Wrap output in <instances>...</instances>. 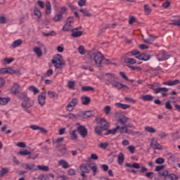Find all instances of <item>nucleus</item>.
<instances>
[{"label": "nucleus", "instance_id": "nucleus-14", "mask_svg": "<svg viewBox=\"0 0 180 180\" xmlns=\"http://www.w3.org/2000/svg\"><path fill=\"white\" fill-rule=\"evenodd\" d=\"M150 146L152 147V148H154V150H162V146H161L160 143H158V142L157 141V140L153 139L151 140V143H150Z\"/></svg>", "mask_w": 180, "mask_h": 180}, {"label": "nucleus", "instance_id": "nucleus-31", "mask_svg": "<svg viewBox=\"0 0 180 180\" xmlns=\"http://www.w3.org/2000/svg\"><path fill=\"white\" fill-rule=\"evenodd\" d=\"M109 147V143L108 142H101L98 143V148H101L102 150H106Z\"/></svg>", "mask_w": 180, "mask_h": 180}, {"label": "nucleus", "instance_id": "nucleus-18", "mask_svg": "<svg viewBox=\"0 0 180 180\" xmlns=\"http://www.w3.org/2000/svg\"><path fill=\"white\" fill-rule=\"evenodd\" d=\"M178 84H179V79H175L165 82L164 85H167V86H174L175 85H178Z\"/></svg>", "mask_w": 180, "mask_h": 180}, {"label": "nucleus", "instance_id": "nucleus-3", "mask_svg": "<svg viewBox=\"0 0 180 180\" xmlns=\"http://www.w3.org/2000/svg\"><path fill=\"white\" fill-rule=\"evenodd\" d=\"M20 91H22V87H20V85L17 83H14L12 87L11 88V93L13 94V95H18V98L19 99H23L26 96V93H20Z\"/></svg>", "mask_w": 180, "mask_h": 180}, {"label": "nucleus", "instance_id": "nucleus-51", "mask_svg": "<svg viewBox=\"0 0 180 180\" xmlns=\"http://www.w3.org/2000/svg\"><path fill=\"white\" fill-rule=\"evenodd\" d=\"M110 110H112V108H110V105H107L104 108V113L108 116L109 113H110Z\"/></svg>", "mask_w": 180, "mask_h": 180}, {"label": "nucleus", "instance_id": "nucleus-25", "mask_svg": "<svg viewBox=\"0 0 180 180\" xmlns=\"http://www.w3.org/2000/svg\"><path fill=\"white\" fill-rule=\"evenodd\" d=\"M51 75H53V69H49L46 71V73L45 75H44L43 76H41V81H44V79H46V78H49V77H50Z\"/></svg>", "mask_w": 180, "mask_h": 180}, {"label": "nucleus", "instance_id": "nucleus-36", "mask_svg": "<svg viewBox=\"0 0 180 180\" xmlns=\"http://www.w3.org/2000/svg\"><path fill=\"white\" fill-rule=\"evenodd\" d=\"M128 120H129V118H127V117L122 116L119 118L118 122H120L121 124H126Z\"/></svg>", "mask_w": 180, "mask_h": 180}, {"label": "nucleus", "instance_id": "nucleus-27", "mask_svg": "<svg viewBox=\"0 0 180 180\" xmlns=\"http://www.w3.org/2000/svg\"><path fill=\"white\" fill-rule=\"evenodd\" d=\"M115 106L117 108H120L121 109H123L124 110H126V109L130 108V105L128 104H122L121 103H116Z\"/></svg>", "mask_w": 180, "mask_h": 180}, {"label": "nucleus", "instance_id": "nucleus-62", "mask_svg": "<svg viewBox=\"0 0 180 180\" xmlns=\"http://www.w3.org/2000/svg\"><path fill=\"white\" fill-rule=\"evenodd\" d=\"M165 108L166 109H168V110H171V109H172V105L169 101L165 103Z\"/></svg>", "mask_w": 180, "mask_h": 180}, {"label": "nucleus", "instance_id": "nucleus-38", "mask_svg": "<svg viewBox=\"0 0 180 180\" xmlns=\"http://www.w3.org/2000/svg\"><path fill=\"white\" fill-rule=\"evenodd\" d=\"M82 91L88 92V91H95V89L91 86H84L82 87Z\"/></svg>", "mask_w": 180, "mask_h": 180}, {"label": "nucleus", "instance_id": "nucleus-24", "mask_svg": "<svg viewBox=\"0 0 180 180\" xmlns=\"http://www.w3.org/2000/svg\"><path fill=\"white\" fill-rule=\"evenodd\" d=\"M77 129H74L72 131H70V136L71 140L75 141L78 139V135H77Z\"/></svg>", "mask_w": 180, "mask_h": 180}, {"label": "nucleus", "instance_id": "nucleus-17", "mask_svg": "<svg viewBox=\"0 0 180 180\" xmlns=\"http://www.w3.org/2000/svg\"><path fill=\"white\" fill-rule=\"evenodd\" d=\"M88 165L90 169L93 171V175L95 176V175H96V172H98V166H96V163L92 162L89 163Z\"/></svg>", "mask_w": 180, "mask_h": 180}, {"label": "nucleus", "instance_id": "nucleus-44", "mask_svg": "<svg viewBox=\"0 0 180 180\" xmlns=\"http://www.w3.org/2000/svg\"><path fill=\"white\" fill-rule=\"evenodd\" d=\"M65 117H68V119H72V120H76L77 115L75 114L69 113L65 115Z\"/></svg>", "mask_w": 180, "mask_h": 180}, {"label": "nucleus", "instance_id": "nucleus-11", "mask_svg": "<svg viewBox=\"0 0 180 180\" xmlns=\"http://www.w3.org/2000/svg\"><path fill=\"white\" fill-rule=\"evenodd\" d=\"M135 58H137V60H140L141 61H148V60L151 58V56H150V54L143 53L135 56Z\"/></svg>", "mask_w": 180, "mask_h": 180}, {"label": "nucleus", "instance_id": "nucleus-1", "mask_svg": "<svg viewBox=\"0 0 180 180\" xmlns=\"http://www.w3.org/2000/svg\"><path fill=\"white\" fill-rule=\"evenodd\" d=\"M109 78L107 79L111 85H112L113 88H117V89H129V87L127 85H124L119 82L115 81L116 79V75H112V74H108Z\"/></svg>", "mask_w": 180, "mask_h": 180}, {"label": "nucleus", "instance_id": "nucleus-55", "mask_svg": "<svg viewBox=\"0 0 180 180\" xmlns=\"http://www.w3.org/2000/svg\"><path fill=\"white\" fill-rule=\"evenodd\" d=\"M6 22H8V20L6 19V17H5L4 15H2L0 17V23L1 25H5V23H6Z\"/></svg>", "mask_w": 180, "mask_h": 180}, {"label": "nucleus", "instance_id": "nucleus-15", "mask_svg": "<svg viewBox=\"0 0 180 180\" xmlns=\"http://www.w3.org/2000/svg\"><path fill=\"white\" fill-rule=\"evenodd\" d=\"M38 102L41 106H44L46 103V92H42L41 94L39 95Z\"/></svg>", "mask_w": 180, "mask_h": 180}, {"label": "nucleus", "instance_id": "nucleus-8", "mask_svg": "<svg viewBox=\"0 0 180 180\" xmlns=\"http://www.w3.org/2000/svg\"><path fill=\"white\" fill-rule=\"evenodd\" d=\"M156 57L158 61H165L169 58V55L165 51H160Z\"/></svg>", "mask_w": 180, "mask_h": 180}, {"label": "nucleus", "instance_id": "nucleus-53", "mask_svg": "<svg viewBox=\"0 0 180 180\" xmlns=\"http://www.w3.org/2000/svg\"><path fill=\"white\" fill-rule=\"evenodd\" d=\"M148 86H149L150 89H153L155 94V89H158L157 86H158V83H155L153 84H148Z\"/></svg>", "mask_w": 180, "mask_h": 180}, {"label": "nucleus", "instance_id": "nucleus-61", "mask_svg": "<svg viewBox=\"0 0 180 180\" xmlns=\"http://www.w3.org/2000/svg\"><path fill=\"white\" fill-rule=\"evenodd\" d=\"M169 176L170 178V180H177V179H179L178 176H176V174H169Z\"/></svg>", "mask_w": 180, "mask_h": 180}, {"label": "nucleus", "instance_id": "nucleus-16", "mask_svg": "<svg viewBox=\"0 0 180 180\" xmlns=\"http://www.w3.org/2000/svg\"><path fill=\"white\" fill-rule=\"evenodd\" d=\"M22 167L24 168V169H30V171H37V169L36 165H30L29 164L23 163Z\"/></svg>", "mask_w": 180, "mask_h": 180}, {"label": "nucleus", "instance_id": "nucleus-57", "mask_svg": "<svg viewBox=\"0 0 180 180\" xmlns=\"http://www.w3.org/2000/svg\"><path fill=\"white\" fill-rule=\"evenodd\" d=\"M154 172H146L145 174V176H146V178H149L150 179H153V178H154Z\"/></svg>", "mask_w": 180, "mask_h": 180}, {"label": "nucleus", "instance_id": "nucleus-22", "mask_svg": "<svg viewBox=\"0 0 180 180\" xmlns=\"http://www.w3.org/2000/svg\"><path fill=\"white\" fill-rule=\"evenodd\" d=\"M81 101L82 105H89V103H91V98L86 96H82L81 98Z\"/></svg>", "mask_w": 180, "mask_h": 180}, {"label": "nucleus", "instance_id": "nucleus-48", "mask_svg": "<svg viewBox=\"0 0 180 180\" xmlns=\"http://www.w3.org/2000/svg\"><path fill=\"white\" fill-rule=\"evenodd\" d=\"M13 61H15V58H5L4 59V64H11V63H12Z\"/></svg>", "mask_w": 180, "mask_h": 180}, {"label": "nucleus", "instance_id": "nucleus-40", "mask_svg": "<svg viewBox=\"0 0 180 180\" xmlns=\"http://www.w3.org/2000/svg\"><path fill=\"white\" fill-rule=\"evenodd\" d=\"M63 19V14L62 13H58V14L55 15L53 17L54 22H58L59 20H61Z\"/></svg>", "mask_w": 180, "mask_h": 180}, {"label": "nucleus", "instance_id": "nucleus-30", "mask_svg": "<svg viewBox=\"0 0 180 180\" xmlns=\"http://www.w3.org/2000/svg\"><path fill=\"white\" fill-rule=\"evenodd\" d=\"M33 51L37 55V57H41V56H43V51H41L39 47H34Z\"/></svg>", "mask_w": 180, "mask_h": 180}, {"label": "nucleus", "instance_id": "nucleus-43", "mask_svg": "<svg viewBox=\"0 0 180 180\" xmlns=\"http://www.w3.org/2000/svg\"><path fill=\"white\" fill-rule=\"evenodd\" d=\"M102 130H103V129H102L101 126H97L95 127V131L98 136L102 135Z\"/></svg>", "mask_w": 180, "mask_h": 180}, {"label": "nucleus", "instance_id": "nucleus-35", "mask_svg": "<svg viewBox=\"0 0 180 180\" xmlns=\"http://www.w3.org/2000/svg\"><path fill=\"white\" fill-rule=\"evenodd\" d=\"M36 167H37V168L38 169H39V171H44V172H49V171H50V168H49L48 166L38 165V166H36Z\"/></svg>", "mask_w": 180, "mask_h": 180}, {"label": "nucleus", "instance_id": "nucleus-10", "mask_svg": "<svg viewBox=\"0 0 180 180\" xmlns=\"http://www.w3.org/2000/svg\"><path fill=\"white\" fill-rule=\"evenodd\" d=\"M167 92H168V88L167 87H158L157 89H155V94H162L163 98L168 96Z\"/></svg>", "mask_w": 180, "mask_h": 180}, {"label": "nucleus", "instance_id": "nucleus-33", "mask_svg": "<svg viewBox=\"0 0 180 180\" xmlns=\"http://www.w3.org/2000/svg\"><path fill=\"white\" fill-rule=\"evenodd\" d=\"M82 34H83L82 31H77V30H72V37H81V35Z\"/></svg>", "mask_w": 180, "mask_h": 180}, {"label": "nucleus", "instance_id": "nucleus-54", "mask_svg": "<svg viewBox=\"0 0 180 180\" xmlns=\"http://www.w3.org/2000/svg\"><path fill=\"white\" fill-rule=\"evenodd\" d=\"M160 176H164L165 178H167V176H169L168 170H164L162 172L159 173Z\"/></svg>", "mask_w": 180, "mask_h": 180}, {"label": "nucleus", "instance_id": "nucleus-59", "mask_svg": "<svg viewBox=\"0 0 180 180\" xmlns=\"http://www.w3.org/2000/svg\"><path fill=\"white\" fill-rule=\"evenodd\" d=\"M78 51L79 54H85V49L84 48V46H79Z\"/></svg>", "mask_w": 180, "mask_h": 180}, {"label": "nucleus", "instance_id": "nucleus-47", "mask_svg": "<svg viewBox=\"0 0 180 180\" xmlns=\"http://www.w3.org/2000/svg\"><path fill=\"white\" fill-rule=\"evenodd\" d=\"M68 87L69 89H74V88H75V82L69 81L68 82Z\"/></svg>", "mask_w": 180, "mask_h": 180}, {"label": "nucleus", "instance_id": "nucleus-32", "mask_svg": "<svg viewBox=\"0 0 180 180\" xmlns=\"http://www.w3.org/2000/svg\"><path fill=\"white\" fill-rule=\"evenodd\" d=\"M46 15H50V13H51V4L50 1L46 2Z\"/></svg>", "mask_w": 180, "mask_h": 180}, {"label": "nucleus", "instance_id": "nucleus-39", "mask_svg": "<svg viewBox=\"0 0 180 180\" xmlns=\"http://www.w3.org/2000/svg\"><path fill=\"white\" fill-rule=\"evenodd\" d=\"M129 57H131V56H135L137 57V56H140V51H139L136 49L133 50L132 51L128 53Z\"/></svg>", "mask_w": 180, "mask_h": 180}, {"label": "nucleus", "instance_id": "nucleus-12", "mask_svg": "<svg viewBox=\"0 0 180 180\" xmlns=\"http://www.w3.org/2000/svg\"><path fill=\"white\" fill-rule=\"evenodd\" d=\"M78 103V99L77 98H72V100L67 105V110L71 112L72 110H74V108L77 105Z\"/></svg>", "mask_w": 180, "mask_h": 180}, {"label": "nucleus", "instance_id": "nucleus-2", "mask_svg": "<svg viewBox=\"0 0 180 180\" xmlns=\"http://www.w3.org/2000/svg\"><path fill=\"white\" fill-rule=\"evenodd\" d=\"M109 78L107 79L111 85H112L113 88H117V89H129V87L127 85H124L119 82L115 81L116 79V75H112V74H108Z\"/></svg>", "mask_w": 180, "mask_h": 180}, {"label": "nucleus", "instance_id": "nucleus-7", "mask_svg": "<svg viewBox=\"0 0 180 180\" xmlns=\"http://www.w3.org/2000/svg\"><path fill=\"white\" fill-rule=\"evenodd\" d=\"M124 63H126V64H127V67L133 71H136V70L141 71V68L139 66H132L134 64H137V60L136 59L133 58H125Z\"/></svg>", "mask_w": 180, "mask_h": 180}, {"label": "nucleus", "instance_id": "nucleus-42", "mask_svg": "<svg viewBox=\"0 0 180 180\" xmlns=\"http://www.w3.org/2000/svg\"><path fill=\"white\" fill-rule=\"evenodd\" d=\"M145 130L148 133H155L157 131L153 127H145Z\"/></svg>", "mask_w": 180, "mask_h": 180}, {"label": "nucleus", "instance_id": "nucleus-63", "mask_svg": "<svg viewBox=\"0 0 180 180\" xmlns=\"http://www.w3.org/2000/svg\"><path fill=\"white\" fill-rule=\"evenodd\" d=\"M171 25H173L174 26H180V19L173 20Z\"/></svg>", "mask_w": 180, "mask_h": 180}, {"label": "nucleus", "instance_id": "nucleus-6", "mask_svg": "<svg viewBox=\"0 0 180 180\" xmlns=\"http://www.w3.org/2000/svg\"><path fill=\"white\" fill-rule=\"evenodd\" d=\"M53 65L55 66L56 70H61V67L64 65V60L63 56L60 54L55 55L51 60Z\"/></svg>", "mask_w": 180, "mask_h": 180}, {"label": "nucleus", "instance_id": "nucleus-34", "mask_svg": "<svg viewBox=\"0 0 180 180\" xmlns=\"http://www.w3.org/2000/svg\"><path fill=\"white\" fill-rule=\"evenodd\" d=\"M80 171L84 173L89 174V169H88V167L85 164H82L80 166Z\"/></svg>", "mask_w": 180, "mask_h": 180}, {"label": "nucleus", "instance_id": "nucleus-58", "mask_svg": "<svg viewBox=\"0 0 180 180\" xmlns=\"http://www.w3.org/2000/svg\"><path fill=\"white\" fill-rule=\"evenodd\" d=\"M16 72H18L12 68H7V74H16Z\"/></svg>", "mask_w": 180, "mask_h": 180}, {"label": "nucleus", "instance_id": "nucleus-56", "mask_svg": "<svg viewBox=\"0 0 180 180\" xmlns=\"http://www.w3.org/2000/svg\"><path fill=\"white\" fill-rule=\"evenodd\" d=\"M62 30H63V32H68V31L71 30V25H69L68 24H65V25L63 26Z\"/></svg>", "mask_w": 180, "mask_h": 180}, {"label": "nucleus", "instance_id": "nucleus-41", "mask_svg": "<svg viewBox=\"0 0 180 180\" xmlns=\"http://www.w3.org/2000/svg\"><path fill=\"white\" fill-rule=\"evenodd\" d=\"M18 154H20V155H30V154H32V153L30 151L27 150V149H24V150L18 152Z\"/></svg>", "mask_w": 180, "mask_h": 180}, {"label": "nucleus", "instance_id": "nucleus-64", "mask_svg": "<svg viewBox=\"0 0 180 180\" xmlns=\"http://www.w3.org/2000/svg\"><path fill=\"white\" fill-rule=\"evenodd\" d=\"M156 164H164V158H158L155 160Z\"/></svg>", "mask_w": 180, "mask_h": 180}, {"label": "nucleus", "instance_id": "nucleus-49", "mask_svg": "<svg viewBox=\"0 0 180 180\" xmlns=\"http://www.w3.org/2000/svg\"><path fill=\"white\" fill-rule=\"evenodd\" d=\"M30 91L32 92H34V94L36 95V94H39V89L36 88L35 86H31L29 87Z\"/></svg>", "mask_w": 180, "mask_h": 180}, {"label": "nucleus", "instance_id": "nucleus-23", "mask_svg": "<svg viewBox=\"0 0 180 180\" xmlns=\"http://www.w3.org/2000/svg\"><path fill=\"white\" fill-rule=\"evenodd\" d=\"M58 165H61V167L64 169H67L68 168H70V165H68V162H66V160H60L58 162Z\"/></svg>", "mask_w": 180, "mask_h": 180}, {"label": "nucleus", "instance_id": "nucleus-20", "mask_svg": "<svg viewBox=\"0 0 180 180\" xmlns=\"http://www.w3.org/2000/svg\"><path fill=\"white\" fill-rule=\"evenodd\" d=\"M119 129H120V126H117L115 128L108 129L105 134V136H109V134H116Z\"/></svg>", "mask_w": 180, "mask_h": 180}, {"label": "nucleus", "instance_id": "nucleus-45", "mask_svg": "<svg viewBox=\"0 0 180 180\" xmlns=\"http://www.w3.org/2000/svg\"><path fill=\"white\" fill-rule=\"evenodd\" d=\"M79 12H82L84 16H88L89 18H90V16H92V15L90 14L89 11L84 8L79 9Z\"/></svg>", "mask_w": 180, "mask_h": 180}, {"label": "nucleus", "instance_id": "nucleus-52", "mask_svg": "<svg viewBox=\"0 0 180 180\" xmlns=\"http://www.w3.org/2000/svg\"><path fill=\"white\" fill-rule=\"evenodd\" d=\"M118 130H120V133H121V134L127 133V131H128V129H127V126H124L122 127H120V129Z\"/></svg>", "mask_w": 180, "mask_h": 180}, {"label": "nucleus", "instance_id": "nucleus-26", "mask_svg": "<svg viewBox=\"0 0 180 180\" xmlns=\"http://www.w3.org/2000/svg\"><path fill=\"white\" fill-rule=\"evenodd\" d=\"M48 96L51 99H58V94H57L54 91H48Z\"/></svg>", "mask_w": 180, "mask_h": 180}, {"label": "nucleus", "instance_id": "nucleus-50", "mask_svg": "<svg viewBox=\"0 0 180 180\" xmlns=\"http://www.w3.org/2000/svg\"><path fill=\"white\" fill-rule=\"evenodd\" d=\"M144 9L146 15H150V13H151V8H150L148 5L146 4L144 6Z\"/></svg>", "mask_w": 180, "mask_h": 180}, {"label": "nucleus", "instance_id": "nucleus-9", "mask_svg": "<svg viewBox=\"0 0 180 180\" xmlns=\"http://www.w3.org/2000/svg\"><path fill=\"white\" fill-rule=\"evenodd\" d=\"M77 131L79 134H80L82 139H85L86 136H88V129L85 128V127L80 125L77 127Z\"/></svg>", "mask_w": 180, "mask_h": 180}, {"label": "nucleus", "instance_id": "nucleus-29", "mask_svg": "<svg viewBox=\"0 0 180 180\" xmlns=\"http://www.w3.org/2000/svg\"><path fill=\"white\" fill-rule=\"evenodd\" d=\"M11 101V98H1L0 97V105L5 106V105L8 104Z\"/></svg>", "mask_w": 180, "mask_h": 180}, {"label": "nucleus", "instance_id": "nucleus-46", "mask_svg": "<svg viewBox=\"0 0 180 180\" xmlns=\"http://www.w3.org/2000/svg\"><path fill=\"white\" fill-rule=\"evenodd\" d=\"M8 172L9 169H8L7 168L1 169V170L0 171V178H3L4 175H5V174H8Z\"/></svg>", "mask_w": 180, "mask_h": 180}, {"label": "nucleus", "instance_id": "nucleus-37", "mask_svg": "<svg viewBox=\"0 0 180 180\" xmlns=\"http://www.w3.org/2000/svg\"><path fill=\"white\" fill-rule=\"evenodd\" d=\"M34 15L35 16H37L38 19H40V18H41V11H40V9H39V8L37 7L34 8Z\"/></svg>", "mask_w": 180, "mask_h": 180}, {"label": "nucleus", "instance_id": "nucleus-21", "mask_svg": "<svg viewBox=\"0 0 180 180\" xmlns=\"http://www.w3.org/2000/svg\"><path fill=\"white\" fill-rule=\"evenodd\" d=\"M22 43H23V40L17 39L13 42V44L11 45V47L12 49H16V47H19V46H20Z\"/></svg>", "mask_w": 180, "mask_h": 180}, {"label": "nucleus", "instance_id": "nucleus-5", "mask_svg": "<svg viewBox=\"0 0 180 180\" xmlns=\"http://www.w3.org/2000/svg\"><path fill=\"white\" fill-rule=\"evenodd\" d=\"M94 62L97 67H101L102 65V61H104L106 64H109L110 61L108 59H105L103 57V55L101 52H96L94 53Z\"/></svg>", "mask_w": 180, "mask_h": 180}, {"label": "nucleus", "instance_id": "nucleus-13", "mask_svg": "<svg viewBox=\"0 0 180 180\" xmlns=\"http://www.w3.org/2000/svg\"><path fill=\"white\" fill-rule=\"evenodd\" d=\"M97 122L98 124L101 125L100 127L103 130H106L108 127H109V124H108V121H106L105 118H101L99 120H97Z\"/></svg>", "mask_w": 180, "mask_h": 180}, {"label": "nucleus", "instance_id": "nucleus-4", "mask_svg": "<svg viewBox=\"0 0 180 180\" xmlns=\"http://www.w3.org/2000/svg\"><path fill=\"white\" fill-rule=\"evenodd\" d=\"M22 99H24V101H22L21 105L22 108H23L24 110H25L27 113H32V111L28 109L29 108H32V106L34 105V101H33V99L29 97H26V96Z\"/></svg>", "mask_w": 180, "mask_h": 180}, {"label": "nucleus", "instance_id": "nucleus-60", "mask_svg": "<svg viewBox=\"0 0 180 180\" xmlns=\"http://www.w3.org/2000/svg\"><path fill=\"white\" fill-rule=\"evenodd\" d=\"M84 117H91L92 116V112L86 111L83 113Z\"/></svg>", "mask_w": 180, "mask_h": 180}, {"label": "nucleus", "instance_id": "nucleus-19", "mask_svg": "<svg viewBox=\"0 0 180 180\" xmlns=\"http://www.w3.org/2000/svg\"><path fill=\"white\" fill-rule=\"evenodd\" d=\"M141 99L144 102H150L151 101L154 100V96L150 94H146V95L142 96Z\"/></svg>", "mask_w": 180, "mask_h": 180}, {"label": "nucleus", "instance_id": "nucleus-28", "mask_svg": "<svg viewBox=\"0 0 180 180\" xmlns=\"http://www.w3.org/2000/svg\"><path fill=\"white\" fill-rule=\"evenodd\" d=\"M119 165H122L123 162H124V155L123 153H120L118 155V161Z\"/></svg>", "mask_w": 180, "mask_h": 180}]
</instances>
